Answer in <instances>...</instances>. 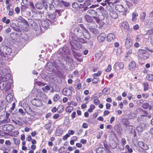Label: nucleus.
I'll return each instance as SVG.
<instances>
[{"label":"nucleus","mask_w":153,"mask_h":153,"mask_svg":"<svg viewBox=\"0 0 153 153\" xmlns=\"http://www.w3.org/2000/svg\"><path fill=\"white\" fill-rule=\"evenodd\" d=\"M102 8V7H100L97 9V11L94 10L90 9L87 11V12L92 16L97 23H99L100 20H103L105 19L104 16L101 11Z\"/></svg>","instance_id":"f257e3e1"},{"label":"nucleus","mask_w":153,"mask_h":153,"mask_svg":"<svg viewBox=\"0 0 153 153\" xmlns=\"http://www.w3.org/2000/svg\"><path fill=\"white\" fill-rule=\"evenodd\" d=\"M83 32L79 27H77L73 30H71L69 35V41L70 44H73V41H76L79 37H81L83 35Z\"/></svg>","instance_id":"f03ea898"},{"label":"nucleus","mask_w":153,"mask_h":153,"mask_svg":"<svg viewBox=\"0 0 153 153\" xmlns=\"http://www.w3.org/2000/svg\"><path fill=\"white\" fill-rule=\"evenodd\" d=\"M73 44H70L71 47V49L77 50L78 49L81 48L82 47L81 45L79 43L84 44L87 42L86 41L83 39L79 37L78 40L76 41H73Z\"/></svg>","instance_id":"7ed1b4c3"},{"label":"nucleus","mask_w":153,"mask_h":153,"mask_svg":"<svg viewBox=\"0 0 153 153\" xmlns=\"http://www.w3.org/2000/svg\"><path fill=\"white\" fill-rule=\"evenodd\" d=\"M138 56L141 59L146 60L149 57L150 54L145 50L139 49L137 52Z\"/></svg>","instance_id":"20e7f679"},{"label":"nucleus","mask_w":153,"mask_h":153,"mask_svg":"<svg viewBox=\"0 0 153 153\" xmlns=\"http://www.w3.org/2000/svg\"><path fill=\"white\" fill-rule=\"evenodd\" d=\"M137 147L138 151L140 152H143L149 149L148 145L142 141L138 142Z\"/></svg>","instance_id":"39448f33"},{"label":"nucleus","mask_w":153,"mask_h":153,"mask_svg":"<svg viewBox=\"0 0 153 153\" xmlns=\"http://www.w3.org/2000/svg\"><path fill=\"white\" fill-rule=\"evenodd\" d=\"M1 56L5 57V55H9L12 53V50L9 47L2 46H1Z\"/></svg>","instance_id":"423d86ee"},{"label":"nucleus","mask_w":153,"mask_h":153,"mask_svg":"<svg viewBox=\"0 0 153 153\" xmlns=\"http://www.w3.org/2000/svg\"><path fill=\"white\" fill-rule=\"evenodd\" d=\"M73 89L74 88L72 86H70L69 88H65L62 91L63 94L67 96H71L72 94Z\"/></svg>","instance_id":"0eeeda50"},{"label":"nucleus","mask_w":153,"mask_h":153,"mask_svg":"<svg viewBox=\"0 0 153 153\" xmlns=\"http://www.w3.org/2000/svg\"><path fill=\"white\" fill-rule=\"evenodd\" d=\"M31 103L33 105L38 107H40L42 105V102L41 99L34 98L31 100Z\"/></svg>","instance_id":"6e6552de"},{"label":"nucleus","mask_w":153,"mask_h":153,"mask_svg":"<svg viewBox=\"0 0 153 153\" xmlns=\"http://www.w3.org/2000/svg\"><path fill=\"white\" fill-rule=\"evenodd\" d=\"M133 40L130 37H127L125 41V46L128 48H130L132 45Z\"/></svg>","instance_id":"1a4fd4ad"},{"label":"nucleus","mask_w":153,"mask_h":153,"mask_svg":"<svg viewBox=\"0 0 153 153\" xmlns=\"http://www.w3.org/2000/svg\"><path fill=\"white\" fill-rule=\"evenodd\" d=\"M50 20L48 19H46L45 20H42L41 21V24L43 28L45 29H47L50 26L49 22Z\"/></svg>","instance_id":"9d476101"},{"label":"nucleus","mask_w":153,"mask_h":153,"mask_svg":"<svg viewBox=\"0 0 153 153\" xmlns=\"http://www.w3.org/2000/svg\"><path fill=\"white\" fill-rule=\"evenodd\" d=\"M106 37V34L104 33H100L97 37L98 41L101 42H103Z\"/></svg>","instance_id":"9b49d317"},{"label":"nucleus","mask_w":153,"mask_h":153,"mask_svg":"<svg viewBox=\"0 0 153 153\" xmlns=\"http://www.w3.org/2000/svg\"><path fill=\"white\" fill-rule=\"evenodd\" d=\"M146 128V124L143 123H141L136 128L138 132H141L144 130Z\"/></svg>","instance_id":"f8f14e48"},{"label":"nucleus","mask_w":153,"mask_h":153,"mask_svg":"<svg viewBox=\"0 0 153 153\" xmlns=\"http://www.w3.org/2000/svg\"><path fill=\"white\" fill-rule=\"evenodd\" d=\"M115 38V35L113 33H110L107 35V40L108 42H110L114 41Z\"/></svg>","instance_id":"ddd939ff"},{"label":"nucleus","mask_w":153,"mask_h":153,"mask_svg":"<svg viewBox=\"0 0 153 153\" xmlns=\"http://www.w3.org/2000/svg\"><path fill=\"white\" fill-rule=\"evenodd\" d=\"M138 110L141 113L144 114L143 115H144L145 117H148L149 118H151V116L150 114L147 111L143 110L140 108H138Z\"/></svg>","instance_id":"4468645a"},{"label":"nucleus","mask_w":153,"mask_h":153,"mask_svg":"<svg viewBox=\"0 0 153 153\" xmlns=\"http://www.w3.org/2000/svg\"><path fill=\"white\" fill-rule=\"evenodd\" d=\"M5 72H6V71ZM6 73H4L5 75L2 76L1 82L5 81L6 82L11 78V75L9 73L6 74Z\"/></svg>","instance_id":"2eb2a0df"},{"label":"nucleus","mask_w":153,"mask_h":153,"mask_svg":"<svg viewBox=\"0 0 153 153\" xmlns=\"http://www.w3.org/2000/svg\"><path fill=\"white\" fill-rule=\"evenodd\" d=\"M136 63L134 61H131L128 65V69L131 71H133L136 68Z\"/></svg>","instance_id":"dca6fc26"},{"label":"nucleus","mask_w":153,"mask_h":153,"mask_svg":"<svg viewBox=\"0 0 153 153\" xmlns=\"http://www.w3.org/2000/svg\"><path fill=\"white\" fill-rule=\"evenodd\" d=\"M142 107L144 109H148L149 111L151 110L152 108V106L149 105V103L147 102H146L143 104Z\"/></svg>","instance_id":"f3484780"},{"label":"nucleus","mask_w":153,"mask_h":153,"mask_svg":"<svg viewBox=\"0 0 153 153\" xmlns=\"http://www.w3.org/2000/svg\"><path fill=\"white\" fill-rule=\"evenodd\" d=\"M115 7L117 10L120 12H123L125 8L122 5H116Z\"/></svg>","instance_id":"a211bd4d"},{"label":"nucleus","mask_w":153,"mask_h":153,"mask_svg":"<svg viewBox=\"0 0 153 153\" xmlns=\"http://www.w3.org/2000/svg\"><path fill=\"white\" fill-rule=\"evenodd\" d=\"M97 27V25H96V27L95 26H91L89 29L91 32L94 34H97L99 32L98 30L96 28V27Z\"/></svg>","instance_id":"6ab92c4d"},{"label":"nucleus","mask_w":153,"mask_h":153,"mask_svg":"<svg viewBox=\"0 0 153 153\" xmlns=\"http://www.w3.org/2000/svg\"><path fill=\"white\" fill-rule=\"evenodd\" d=\"M109 15L111 18L114 19H117L118 16L117 13L113 10L110 11Z\"/></svg>","instance_id":"aec40b11"},{"label":"nucleus","mask_w":153,"mask_h":153,"mask_svg":"<svg viewBox=\"0 0 153 153\" xmlns=\"http://www.w3.org/2000/svg\"><path fill=\"white\" fill-rule=\"evenodd\" d=\"M121 26L124 29L128 30L129 29V26L127 22H123L121 24Z\"/></svg>","instance_id":"412c9836"},{"label":"nucleus","mask_w":153,"mask_h":153,"mask_svg":"<svg viewBox=\"0 0 153 153\" xmlns=\"http://www.w3.org/2000/svg\"><path fill=\"white\" fill-rule=\"evenodd\" d=\"M36 8L39 10L42 9L44 7L42 3L41 2H38L35 4Z\"/></svg>","instance_id":"4be33fe9"},{"label":"nucleus","mask_w":153,"mask_h":153,"mask_svg":"<svg viewBox=\"0 0 153 153\" xmlns=\"http://www.w3.org/2000/svg\"><path fill=\"white\" fill-rule=\"evenodd\" d=\"M8 116L9 114H8L7 113L6 115V119L1 121L0 122V125H1V124H5V123H7L10 121V119L8 118Z\"/></svg>","instance_id":"5701e85b"},{"label":"nucleus","mask_w":153,"mask_h":153,"mask_svg":"<svg viewBox=\"0 0 153 153\" xmlns=\"http://www.w3.org/2000/svg\"><path fill=\"white\" fill-rule=\"evenodd\" d=\"M137 120L139 122H144L146 120V117L143 115H141L137 118Z\"/></svg>","instance_id":"b1692460"},{"label":"nucleus","mask_w":153,"mask_h":153,"mask_svg":"<svg viewBox=\"0 0 153 153\" xmlns=\"http://www.w3.org/2000/svg\"><path fill=\"white\" fill-rule=\"evenodd\" d=\"M52 121L51 120H49L47 123L45 124L44 126L46 130H49L51 128Z\"/></svg>","instance_id":"393cba45"},{"label":"nucleus","mask_w":153,"mask_h":153,"mask_svg":"<svg viewBox=\"0 0 153 153\" xmlns=\"http://www.w3.org/2000/svg\"><path fill=\"white\" fill-rule=\"evenodd\" d=\"M138 15V13L136 12L133 13L132 17V21L133 22L136 21L137 19V16Z\"/></svg>","instance_id":"a878e982"},{"label":"nucleus","mask_w":153,"mask_h":153,"mask_svg":"<svg viewBox=\"0 0 153 153\" xmlns=\"http://www.w3.org/2000/svg\"><path fill=\"white\" fill-rule=\"evenodd\" d=\"M84 36L86 39H88L90 38V35L88 30L87 31H84L83 32V35Z\"/></svg>","instance_id":"bb28decb"},{"label":"nucleus","mask_w":153,"mask_h":153,"mask_svg":"<svg viewBox=\"0 0 153 153\" xmlns=\"http://www.w3.org/2000/svg\"><path fill=\"white\" fill-rule=\"evenodd\" d=\"M6 100L8 102L12 101L13 99V96L11 94H9L6 96Z\"/></svg>","instance_id":"cd10ccee"},{"label":"nucleus","mask_w":153,"mask_h":153,"mask_svg":"<svg viewBox=\"0 0 153 153\" xmlns=\"http://www.w3.org/2000/svg\"><path fill=\"white\" fill-rule=\"evenodd\" d=\"M56 13H53L52 14H48V17L51 20H54L56 17Z\"/></svg>","instance_id":"c85d7f7f"},{"label":"nucleus","mask_w":153,"mask_h":153,"mask_svg":"<svg viewBox=\"0 0 153 153\" xmlns=\"http://www.w3.org/2000/svg\"><path fill=\"white\" fill-rule=\"evenodd\" d=\"M7 71V70L5 68L0 71V82H1L2 76L5 75L4 72Z\"/></svg>","instance_id":"c756f323"},{"label":"nucleus","mask_w":153,"mask_h":153,"mask_svg":"<svg viewBox=\"0 0 153 153\" xmlns=\"http://www.w3.org/2000/svg\"><path fill=\"white\" fill-rule=\"evenodd\" d=\"M10 136L12 137H16L19 134V131L17 130H14L13 131H11Z\"/></svg>","instance_id":"7c9ffc66"},{"label":"nucleus","mask_w":153,"mask_h":153,"mask_svg":"<svg viewBox=\"0 0 153 153\" xmlns=\"http://www.w3.org/2000/svg\"><path fill=\"white\" fill-rule=\"evenodd\" d=\"M146 79L149 81H153V74H148L146 76Z\"/></svg>","instance_id":"2f4dec72"},{"label":"nucleus","mask_w":153,"mask_h":153,"mask_svg":"<svg viewBox=\"0 0 153 153\" xmlns=\"http://www.w3.org/2000/svg\"><path fill=\"white\" fill-rule=\"evenodd\" d=\"M6 83L5 81L0 82V89L1 90H4L5 85Z\"/></svg>","instance_id":"473e14b6"},{"label":"nucleus","mask_w":153,"mask_h":153,"mask_svg":"<svg viewBox=\"0 0 153 153\" xmlns=\"http://www.w3.org/2000/svg\"><path fill=\"white\" fill-rule=\"evenodd\" d=\"M72 51L73 56L75 58H76L77 57H80L81 56L82 54L81 53H77L75 51H73V50Z\"/></svg>","instance_id":"72a5a7b5"},{"label":"nucleus","mask_w":153,"mask_h":153,"mask_svg":"<svg viewBox=\"0 0 153 153\" xmlns=\"http://www.w3.org/2000/svg\"><path fill=\"white\" fill-rule=\"evenodd\" d=\"M73 107L69 105L67 106L65 108V111L67 112L71 113L73 110Z\"/></svg>","instance_id":"f704fd0d"},{"label":"nucleus","mask_w":153,"mask_h":153,"mask_svg":"<svg viewBox=\"0 0 153 153\" xmlns=\"http://www.w3.org/2000/svg\"><path fill=\"white\" fill-rule=\"evenodd\" d=\"M117 65L119 68V69H123L124 67V65L123 62H120L119 63L116 62L115 63L114 65Z\"/></svg>","instance_id":"c9c22d12"},{"label":"nucleus","mask_w":153,"mask_h":153,"mask_svg":"<svg viewBox=\"0 0 153 153\" xmlns=\"http://www.w3.org/2000/svg\"><path fill=\"white\" fill-rule=\"evenodd\" d=\"M20 22L22 23L25 26V27H28L29 26V24L28 22L26 21L25 19L22 18L20 20Z\"/></svg>","instance_id":"e433bc0d"},{"label":"nucleus","mask_w":153,"mask_h":153,"mask_svg":"<svg viewBox=\"0 0 153 153\" xmlns=\"http://www.w3.org/2000/svg\"><path fill=\"white\" fill-rule=\"evenodd\" d=\"M102 93L105 95H108L109 93V89L108 88H105L102 90Z\"/></svg>","instance_id":"4c0bfd02"},{"label":"nucleus","mask_w":153,"mask_h":153,"mask_svg":"<svg viewBox=\"0 0 153 153\" xmlns=\"http://www.w3.org/2000/svg\"><path fill=\"white\" fill-rule=\"evenodd\" d=\"M105 148L103 147H99L97 148L96 150L97 153H102Z\"/></svg>","instance_id":"58836bf2"},{"label":"nucleus","mask_w":153,"mask_h":153,"mask_svg":"<svg viewBox=\"0 0 153 153\" xmlns=\"http://www.w3.org/2000/svg\"><path fill=\"white\" fill-rule=\"evenodd\" d=\"M146 34H147L149 37H151L153 35V28L147 31Z\"/></svg>","instance_id":"ea45409f"},{"label":"nucleus","mask_w":153,"mask_h":153,"mask_svg":"<svg viewBox=\"0 0 153 153\" xmlns=\"http://www.w3.org/2000/svg\"><path fill=\"white\" fill-rule=\"evenodd\" d=\"M144 91H146L149 89V85L148 82H144L143 83Z\"/></svg>","instance_id":"a19ab883"},{"label":"nucleus","mask_w":153,"mask_h":153,"mask_svg":"<svg viewBox=\"0 0 153 153\" xmlns=\"http://www.w3.org/2000/svg\"><path fill=\"white\" fill-rule=\"evenodd\" d=\"M5 88L4 90L7 91L8 90H9L11 88L10 84L8 82L6 83L5 85Z\"/></svg>","instance_id":"79ce46f5"},{"label":"nucleus","mask_w":153,"mask_h":153,"mask_svg":"<svg viewBox=\"0 0 153 153\" xmlns=\"http://www.w3.org/2000/svg\"><path fill=\"white\" fill-rule=\"evenodd\" d=\"M59 3L62 4L64 6L67 7H68L70 5V4L69 2L65 1L63 0L60 1Z\"/></svg>","instance_id":"37998d69"},{"label":"nucleus","mask_w":153,"mask_h":153,"mask_svg":"<svg viewBox=\"0 0 153 153\" xmlns=\"http://www.w3.org/2000/svg\"><path fill=\"white\" fill-rule=\"evenodd\" d=\"M131 126V128L130 131V132L131 134H133V137H135L137 135L136 132L134 128H133V126Z\"/></svg>","instance_id":"c03bdc74"},{"label":"nucleus","mask_w":153,"mask_h":153,"mask_svg":"<svg viewBox=\"0 0 153 153\" xmlns=\"http://www.w3.org/2000/svg\"><path fill=\"white\" fill-rule=\"evenodd\" d=\"M60 98V96L59 94H56L54 96L53 100L54 102L57 101Z\"/></svg>","instance_id":"a18cd8bd"},{"label":"nucleus","mask_w":153,"mask_h":153,"mask_svg":"<svg viewBox=\"0 0 153 153\" xmlns=\"http://www.w3.org/2000/svg\"><path fill=\"white\" fill-rule=\"evenodd\" d=\"M94 78L92 79V83L95 84L97 83L100 80V79L99 78L97 77H94Z\"/></svg>","instance_id":"49530a36"},{"label":"nucleus","mask_w":153,"mask_h":153,"mask_svg":"<svg viewBox=\"0 0 153 153\" xmlns=\"http://www.w3.org/2000/svg\"><path fill=\"white\" fill-rule=\"evenodd\" d=\"M95 106L93 104H91L90 105V108L88 110V111L89 112H91L95 108Z\"/></svg>","instance_id":"de8ad7c7"},{"label":"nucleus","mask_w":153,"mask_h":153,"mask_svg":"<svg viewBox=\"0 0 153 153\" xmlns=\"http://www.w3.org/2000/svg\"><path fill=\"white\" fill-rule=\"evenodd\" d=\"M2 21L6 24H8L10 23V20L9 19H7V18L6 17H4L2 19Z\"/></svg>","instance_id":"09e8293b"},{"label":"nucleus","mask_w":153,"mask_h":153,"mask_svg":"<svg viewBox=\"0 0 153 153\" xmlns=\"http://www.w3.org/2000/svg\"><path fill=\"white\" fill-rule=\"evenodd\" d=\"M102 72L100 71H98V72L97 73H95L92 74V76L93 77H95L97 76L98 77L100 76L101 74H102Z\"/></svg>","instance_id":"8fccbe9b"},{"label":"nucleus","mask_w":153,"mask_h":153,"mask_svg":"<svg viewBox=\"0 0 153 153\" xmlns=\"http://www.w3.org/2000/svg\"><path fill=\"white\" fill-rule=\"evenodd\" d=\"M125 148L129 153H131L133 152L132 149L131 148H130V146L128 145H126L125 146Z\"/></svg>","instance_id":"3c124183"},{"label":"nucleus","mask_w":153,"mask_h":153,"mask_svg":"<svg viewBox=\"0 0 153 153\" xmlns=\"http://www.w3.org/2000/svg\"><path fill=\"white\" fill-rule=\"evenodd\" d=\"M51 88L48 85H47L45 87H43L42 88V90L44 92H46L47 91H49L50 90Z\"/></svg>","instance_id":"603ef678"},{"label":"nucleus","mask_w":153,"mask_h":153,"mask_svg":"<svg viewBox=\"0 0 153 153\" xmlns=\"http://www.w3.org/2000/svg\"><path fill=\"white\" fill-rule=\"evenodd\" d=\"M101 56V53L100 52H97L95 54V58L98 60L99 59Z\"/></svg>","instance_id":"864d4df0"},{"label":"nucleus","mask_w":153,"mask_h":153,"mask_svg":"<svg viewBox=\"0 0 153 153\" xmlns=\"http://www.w3.org/2000/svg\"><path fill=\"white\" fill-rule=\"evenodd\" d=\"M72 6L74 8H77L79 7L78 3L76 2H74L72 4Z\"/></svg>","instance_id":"5fc2aeb1"},{"label":"nucleus","mask_w":153,"mask_h":153,"mask_svg":"<svg viewBox=\"0 0 153 153\" xmlns=\"http://www.w3.org/2000/svg\"><path fill=\"white\" fill-rule=\"evenodd\" d=\"M63 132V130L60 128H58L56 130V133L58 136L61 135Z\"/></svg>","instance_id":"6e6d98bb"},{"label":"nucleus","mask_w":153,"mask_h":153,"mask_svg":"<svg viewBox=\"0 0 153 153\" xmlns=\"http://www.w3.org/2000/svg\"><path fill=\"white\" fill-rule=\"evenodd\" d=\"M21 8V11L22 12H24L26 10L27 8V7L26 6V5H22Z\"/></svg>","instance_id":"4d7b16f0"},{"label":"nucleus","mask_w":153,"mask_h":153,"mask_svg":"<svg viewBox=\"0 0 153 153\" xmlns=\"http://www.w3.org/2000/svg\"><path fill=\"white\" fill-rule=\"evenodd\" d=\"M85 19L88 22H90L91 21V19L90 16L88 15H86L85 17Z\"/></svg>","instance_id":"13d9d810"},{"label":"nucleus","mask_w":153,"mask_h":153,"mask_svg":"<svg viewBox=\"0 0 153 153\" xmlns=\"http://www.w3.org/2000/svg\"><path fill=\"white\" fill-rule=\"evenodd\" d=\"M4 106V101L2 100L0 101V110H2L3 109Z\"/></svg>","instance_id":"bf43d9fd"},{"label":"nucleus","mask_w":153,"mask_h":153,"mask_svg":"<svg viewBox=\"0 0 153 153\" xmlns=\"http://www.w3.org/2000/svg\"><path fill=\"white\" fill-rule=\"evenodd\" d=\"M64 107L62 105H59L58 107V109L60 108V109L58 111L59 113L62 112L64 110Z\"/></svg>","instance_id":"052dcab7"},{"label":"nucleus","mask_w":153,"mask_h":153,"mask_svg":"<svg viewBox=\"0 0 153 153\" xmlns=\"http://www.w3.org/2000/svg\"><path fill=\"white\" fill-rule=\"evenodd\" d=\"M13 140H14V143L16 145H18L19 143L20 140H19L14 137L13 138Z\"/></svg>","instance_id":"680f3d73"},{"label":"nucleus","mask_w":153,"mask_h":153,"mask_svg":"<svg viewBox=\"0 0 153 153\" xmlns=\"http://www.w3.org/2000/svg\"><path fill=\"white\" fill-rule=\"evenodd\" d=\"M100 101L98 98L95 99L94 100V103L95 105H97L100 104Z\"/></svg>","instance_id":"e2e57ef3"},{"label":"nucleus","mask_w":153,"mask_h":153,"mask_svg":"<svg viewBox=\"0 0 153 153\" xmlns=\"http://www.w3.org/2000/svg\"><path fill=\"white\" fill-rule=\"evenodd\" d=\"M102 21V20H100V22L99 23H98L99 24L100 27H102L105 24V22H103Z\"/></svg>","instance_id":"0e129e2a"},{"label":"nucleus","mask_w":153,"mask_h":153,"mask_svg":"<svg viewBox=\"0 0 153 153\" xmlns=\"http://www.w3.org/2000/svg\"><path fill=\"white\" fill-rule=\"evenodd\" d=\"M84 3H85V6L86 7H87V9L88 8V6H89L91 5V3L90 2V1H88V0H85Z\"/></svg>","instance_id":"69168bd1"},{"label":"nucleus","mask_w":153,"mask_h":153,"mask_svg":"<svg viewBox=\"0 0 153 153\" xmlns=\"http://www.w3.org/2000/svg\"><path fill=\"white\" fill-rule=\"evenodd\" d=\"M23 3L26 6H28L29 4V1L28 0H22Z\"/></svg>","instance_id":"338daca9"},{"label":"nucleus","mask_w":153,"mask_h":153,"mask_svg":"<svg viewBox=\"0 0 153 153\" xmlns=\"http://www.w3.org/2000/svg\"><path fill=\"white\" fill-rule=\"evenodd\" d=\"M70 137V135H69V134H67L63 137L62 139L63 140H65Z\"/></svg>","instance_id":"774afa93"}]
</instances>
